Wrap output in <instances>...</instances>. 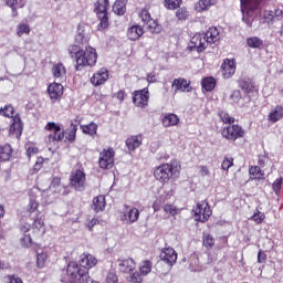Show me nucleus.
<instances>
[{"mask_svg":"<svg viewBox=\"0 0 283 283\" xmlns=\"http://www.w3.org/2000/svg\"><path fill=\"white\" fill-rule=\"evenodd\" d=\"M160 259L163 260V262H166L167 265L174 266V264H176V260H178V254L172 248H166L160 253Z\"/></svg>","mask_w":283,"mask_h":283,"instance_id":"obj_23","label":"nucleus"},{"mask_svg":"<svg viewBox=\"0 0 283 283\" xmlns=\"http://www.w3.org/2000/svg\"><path fill=\"white\" fill-rule=\"evenodd\" d=\"M221 74L223 78H231L235 74V60L224 59L221 64Z\"/></svg>","mask_w":283,"mask_h":283,"instance_id":"obj_21","label":"nucleus"},{"mask_svg":"<svg viewBox=\"0 0 283 283\" xmlns=\"http://www.w3.org/2000/svg\"><path fill=\"white\" fill-rule=\"evenodd\" d=\"M127 1L128 0H116L113 4V12L117 17H123L127 12Z\"/></svg>","mask_w":283,"mask_h":283,"instance_id":"obj_36","label":"nucleus"},{"mask_svg":"<svg viewBox=\"0 0 283 283\" xmlns=\"http://www.w3.org/2000/svg\"><path fill=\"white\" fill-rule=\"evenodd\" d=\"M220 40V32L218 31V28L210 27L207 32L203 33H196L191 40L189 50L190 52H198L199 54L201 52H205L207 48H209V44L216 43Z\"/></svg>","mask_w":283,"mask_h":283,"instance_id":"obj_5","label":"nucleus"},{"mask_svg":"<svg viewBox=\"0 0 283 283\" xmlns=\"http://www.w3.org/2000/svg\"><path fill=\"white\" fill-rule=\"evenodd\" d=\"M250 180H265L264 170L260 166L249 167Z\"/></svg>","mask_w":283,"mask_h":283,"instance_id":"obj_37","label":"nucleus"},{"mask_svg":"<svg viewBox=\"0 0 283 283\" xmlns=\"http://www.w3.org/2000/svg\"><path fill=\"white\" fill-rule=\"evenodd\" d=\"M164 6L167 10H178L182 6V0H165Z\"/></svg>","mask_w":283,"mask_h":283,"instance_id":"obj_46","label":"nucleus"},{"mask_svg":"<svg viewBox=\"0 0 283 283\" xmlns=\"http://www.w3.org/2000/svg\"><path fill=\"white\" fill-rule=\"evenodd\" d=\"M221 136L228 143H235L240 138H244L247 130L239 124H230L221 128Z\"/></svg>","mask_w":283,"mask_h":283,"instance_id":"obj_9","label":"nucleus"},{"mask_svg":"<svg viewBox=\"0 0 283 283\" xmlns=\"http://www.w3.org/2000/svg\"><path fill=\"white\" fill-rule=\"evenodd\" d=\"M171 90L174 91V95L178 94V92H191V81H187L185 77H178L172 81Z\"/></svg>","mask_w":283,"mask_h":283,"instance_id":"obj_18","label":"nucleus"},{"mask_svg":"<svg viewBox=\"0 0 283 283\" xmlns=\"http://www.w3.org/2000/svg\"><path fill=\"white\" fill-rule=\"evenodd\" d=\"M15 32H17V36H23V34H27V35L30 34L31 32L30 24L19 23L17 25Z\"/></svg>","mask_w":283,"mask_h":283,"instance_id":"obj_45","label":"nucleus"},{"mask_svg":"<svg viewBox=\"0 0 283 283\" xmlns=\"http://www.w3.org/2000/svg\"><path fill=\"white\" fill-rule=\"evenodd\" d=\"M143 274L140 272H135L128 276V282L130 283H143Z\"/></svg>","mask_w":283,"mask_h":283,"instance_id":"obj_56","label":"nucleus"},{"mask_svg":"<svg viewBox=\"0 0 283 283\" xmlns=\"http://www.w3.org/2000/svg\"><path fill=\"white\" fill-rule=\"evenodd\" d=\"M143 34H145V29L138 24H134L127 30L129 41H138Z\"/></svg>","mask_w":283,"mask_h":283,"instance_id":"obj_27","label":"nucleus"},{"mask_svg":"<svg viewBox=\"0 0 283 283\" xmlns=\"http://www.w3.org/2000/svg\"><path fill=\"white\" fill-rule=\"evenodd\" d=\"M93 12L99 21L97 30H107L109 28V0H95L93 2Z\"/></svg>","mask_w":283,"mask_h":283,"instance_id":"obj_6","label":"nucleus"},{"mask_svg":"<svg viewBox=\"0 0 283 283\" xmlns=\"http://www.w3.org/2000/svg\"><path fill=\"white\" fill-rule=\"evenodd\" d=\"M250 220H252V222H255V224H262V222L266 220V214L256 209Z\"/></svg>","mask_w":283,"mask_h":283,"instance_id":"obj_47","label":"nucleus"},{"mask_svg":"<svg viewBox=\"0 0 283 283\" xmlns=\"http://www.w3.org/2000/svg\"><path fill=\"white\" fill-rule=\"evenodd\" d=\"M233 157L231 156H226L221 163V169L223 171H229V169H231V167H233Z\"/></svg>","mask_w":283,"mask_h":283,"instance_id":"obj_52","label":"nucleus"},{"mask_svg":"<svg viewBox=\"0 0 283 283\" xmlns=\"http://www.w3.org/2000/svg\"><path fill=\"white\" fill-rule=\"evenodd\" d=\"M178 207H176L174 203H166L164 206V212L166 213V216L176 217L178 216Z\"/></svg>","mask_w":283,"mask_h":283,"instance_id":"obj_48","label":"nucleus"},{"mask_svg":"<svg viewBox=\"0 0 283 283\" xmlns=\"http://www.w3.org/2000/svg\"><path fill=\"white\" fill-rule=\"evenodd\" d=\"M71 59H75V72H81L83 67H94L98 61V53L93 46H85V50L78 44H71L67 48Z\"/></svg>","mask_w":283,"mask_h":283,"instance_id":"obj_2","label":"nucleus"},{"mask_svg":"<svg viewBox=\"0 0 283 283\" xmlns=\"http://www.w3.org/2000/svg\"><path fill=\"white\" fill-rule=\"evenodd\" d=\"M115 156H116V151L114 150V148H104L99 153V157H98L99 169H112V167H114Z\"/></svg>","mask_w":283,"mask_h":283,"instance_id":"obj_14","label":"nucleus"},{"mask_svg":"<svg viewBox=\"0 0 283 283\" xmlns=\"http://www.w3.org/2000/svg\"><path fill=\"white\" fill-rule=\"evenodd\" d=\"M283 118V106L276 105L268 115L270 123H279Z\"/></svg>","mask_w":283,"mask_h":283,"instance_id":"obj_32","label":"nucleus"},{"mask_svg":"<svg viewBox=\"0 0 283 283\" xmlns=\"http://www.w3.org/2000/svg\"><path fill=\"white\" fill-rule=\"evenodd\" d=\"M8 283H23V280L17 274L7 275Z\"/></svg>","mask_w":283,"mask_h":283,"instance_id":"obj_61","label":"nucleus"},{"mask_svg":"<svg viewBox=\"0 0 283 283\" xmlns=\"http://www.w3.org/2000/svg\"><path fill=\"white\" fill-rule=\"evenodd\" d=\"M239 86L243 92L247 93L249 101H251V98H258L260 91H258V86L255 85L253 78L243 77L242 80H240Z\"/></svg>","mask_w":283,"mask_h":283,"instance_id":"obj_15","label":"nucleus"},{"mask_svg":"<svg viewBox=\"0 0 283 283\" xmlns=\"http://www.w3.org/2000/svg\"><path fill=\"white\" fill-rule=\"evenodd\" d=\"M218 116H219L221 123H223V125H233L235 123V117H232L226 111H220L218 113Z\"/></svg>","mask_w":283,"mask_h":283,"instance_id":"obj_40","label":"nucleus"},{"mask_svg":"<svg viewBox=\"0 0 283 283\" xmlns=\"http://www.w3.org/2000/svg\"><path fill=\"white\" fill-rule=\"evenodd\" d=\"M282 19H283L282 9L265 10L263 13L264 23H268V25H273L275 21H282Z\"/></svg>","mask_w":283,"mask_h":283,"instance_id":"obj_19","label":"nucleus"},{"mask_svg":"<svg viewBox=\"0 0 283 283\" xmlns=\"http://www.w3.org/2000/svg\"><path fill=\"white\" fill-rule=\"evenodd\" d=\"M44 129L50 133L45 138L48 145H59L65 138V132L54 122H49Z\"/></svg>","mask_w":283,"mask_h":283,"instance_id":"obj_10","label":"nucleus"},{"mask_svg":"<svg viewBox=\"0 0 283 283\" xmlns=\"http://www.w3.org/2000/svg\"><path fill=\"white\" fill-rule=\"evenodd\" d=\"M230 98L234 101V103H240V99L242 98V93H240V91H233L230 95Z\"/></svg>","mask_w":283,"mask_h":283,"instance_id":"obj_63","label":"nucleus"},{"mask_svg":"<svg viewBox=\"0 0 283 283\" xmlns=\"http://www.w3.org/2000/svg\"><path fill=\"white\" fill-rule=\"evenodd\" d=\"M46 94L52 105H55V103H61V101H63L65 87H63V84L61 83L52 82L46 87Z\"/></svg>","mask_w":283,"mask_h":283,"instance_id":"obj_12","label":"nucleus"},{"mask_svg":"<svg viewBox=\"0 0 283 283\" xmlns=\"http://www.w3.org/2000/svg\"><path fill=\"white\" fill-rule=\"evenodd\" d=\"M124 212L122 220L126 222V224H134V222H138L140 218V210L136 207L124 206Z\"/></svg>","mask_w":283,"mask_h":283,"instance_id":"obj_17","label":"nucleus"},{"mask_svg":"<svg viewBox=\"0 0 283 283\" xmlns=\"http://www.w3.org/2000/svg\"><path fill=\"white\" fill-rule=\"evenodd\" d=\"M69 185L71 189L75 191H85L87 187V175L82 163H77L75 168L71 171L69 177Z\"/></svg>","mask_w":283,"mask_h":283,"instance_id":"obj_7","label":"nucleus"},{"mask_svg":"<svg viewBox=\"0 0 283 283\" xmlns=\"http://www.w3.org/2000/svg\"><path fill=\"white\" fill-rule=\"evenodd\" d=\"M282 185H283V179L282 177L277 178L273 184H272V189L275 193H280L282 190Z\"/></svg>","mask_w":283,"mask_h":283,"instance_id":"obj_57","label":"nucleus"},{"mask_svg":"<svg viewBox=\"0 0 283 283\" xmlns=\"http://www.w3.org/2000/svg\"><path fill=\"white\" fill-rule=\"evenodd\" d=\"M53 78H65L67 74V69H65V65L61 62L53 64L51 69Z\"/></svg>","mask_w":283,"mask_h":283,"instance_id":"obj_31","label":"nucleus"},{"mask_svg":"<svg viewBox=\"0 0 283 283\" xmlns=\"http://www.w3.org/2000/svg\"><path fill=\"white\" fill-rule=\"evenodd\" d=\"M128 151H136L143 145V135H132L125 140Z\"/></svg>","mask_w":283,"mask_h":283,"instance_id":"obj_25","label":"nucleus"},{"mask_svg":"<svg viewBox=\"0 0 283 283\" xmlns=\"http://www.w3.org/2000/svg\"><path fill=\"white\" fill-rule=\"evenodd\" d=\"M180 171H182V165L178 159H172L155 167L153 175L160 185H168L171 180L176 181L180 178Z\"/></svg>","mask_w":283,"mask_h":283,"instance_id":"obj_3","label":"nucleus"},{"mask_svg":"<svg viewBox=\"0 0 283 283\" xmlns=\"http://www.w3.org/2000/svg\"><path fill=\"white\" fill-rule=\"evenodd\" d=\"M98 264L96 256L90 253H83L80 256L78 263L72 261L66 266V274L61 276L62 283H99L92 280L90 269H94Z\"/></svg>","mask_w":283,"mask_h":283,"instance_id":"obj_1","label":"nucleus"},{"mask_svg":"<svg viewBox=\"0 0 283 283\" xmlns=\"http://www.w3.org/2000/svg\"><path fill=\"white\" fill-rule=\"evenodd\" d=\"M61 180L60 176H55L51 179L50 189L53 193H61L62 191H65V186Z\"/></svg>","mask_w":283,"mask_h":283,"instance_id":"obj_35","label":"nucleus"},{"mask_svg":"<svg viewBox=\"0 0 283 283\" xmlns=\"http://www.w3.org/2000/svg\"><path fill=\"white\" fill-rule=\"evenodd\" d=\"M0 116H4L6 118L14 117V106L12 104H7L0 108Z\"/></svg>","mask_w":283,"mask_h":283,"instance_id":"obj_42","label":"nucleus"},{"mask_svg":"<svg viewBox=\"0 0 283 283\" xmlns=\"http://www.w3.org/2000/svg\"><path fill=\"white\" fill-rule=\"evenodd\" d=\"M264 262H266V252H264L263 250H259V252H258V263L259 264H264Z\"/></svg>","mask_w":283,"mask_h":283,"instance_id":"obj_62","label":"nucleus"},{"mask_svg":"<svg viewBox=\"0 0 283 283\" xmlns=\"http://www.w3.org/2000/svg\"><path fill=\"white\" fill-rule=\"evenodd\" d=\"M80 129H82L86 136H91V138H96L98 135V125L94 122L86 125H80Z\"/></svg>","mask_w":283,"mask_h":283,"instance_id":"obj_29","label":"nucleus"},{"mask_svg":"<svg viewBox=\"0 0 283 283\" xmlns=\"http://www.w3.org/2000/svg\"><path fill=\"white\" fill-rule=\"evenodd\" d=\"M30 229L32 230V224L30 223H22L20 226V231H22V233H28Z\"/></svg>","mask_w":283,"mask_h":283,"instance_id":"obj_64","label":"nucleus"},{"mask_svg":"<svg viewBox=\"0 0 283 283\" xmlns=\"http://www.w3.org/2000/svg\"><path fill=\"white\" fill-rule=\"evenodd\" d=\"M118 271L119 273H132L136 271V261L132 258L118 260Z\"/></svg>","mask_w":283,"mask_h":283,"instance_id":"obj_24","label":"nucleus"},{"mask_svg":"<svg viewBox=\"0 0 283 283\" xmlns=\"http://www.w3.org/2000/svg\"><path fill=\"white\" fill-rule=\"evenodd\" d=\"M45 158L42 156L38 157L35 160V164L33 165L32 174H38V171H41L43 169V163H45Z\"/></svg>","mask_w":283,"mask_h":283,"instance_id":"obj_54","label":"nucleus"},{"mask_svg":"<svg viewBox=\"0 0 283 283\" xmlns=\"http://www.w3.org/2000/svg\"><path fill=\"white\" fill-rule=\"evenodd\" d=\"M149 88L145 87L142 90L134 91L132 93L133 105L138 109H145L149 107Z\"/></svg>","mask_w":283,"mask_h":283,"instance_id":"obj_11","label":"nucleus"},{"mask_svg":"<svg viewBox=\"0 0 283 283\" xmlns=\"http://www.w3.org/2000/svg\"><path fill=\"white\" fill-rule=\"evenodd\" d=\"M150 8L149 4L142 8L138 17L142 19L143 23L147 25V30H149L151 34H160V32H163V25L158 23V20L151 18V13L149 12Z\"/></svg>","mask_w":283,"mask_h":283,"instance_id":"obj_8","label":"nucleus"},{"mask_svg":"<svg viewBox=\"0 0 283 283\" xmlns=\"http://www.w3.org/2000/svg\"><path fill=\"white\" fill-rule=\"evenodd\" d=\"M25 155L29 160L32 159V156H36V154H39V147L32 143L25 144Z\"/></svg>","mask_w":283,"mask_h":283,"instance_id":"obj_44","label":"nucleus"},{"mask_svg":"<svg viewBox=\"0 0 283 283\" xmlns=\"http://www.w3.org/2000/svg\"><path fill=\"white\" fill-rule=\"evenodd\" d=\"M14 156V148L10 143L0 145V163H10Z\"/></svg>","mask_w":283,"mask_h":283,"instance_id":"obj_22","label":"nucleus"},{"mask_svg":"<svg viewBox=\"0 0 283 283\" xmlns=\"http://www.w3.org/2000/svg\"><path fill=\"white\" fill-rule=\"evenodd\" d=\"M190 266L192 271H202V266L200 265V260L196 254L190 256Z\"/></svg>","mask_w":283,"mask_h":283,"instance_id":"obj_53","label":"nucleus"},{"mask_svg":"<svg viewBox=\"0 0 283 283\" xmlns=\"http://www.w3.org/2000/svg\"><path fill=\"white\" fill-rule=\"evenodd\" d=\"M23 132V122H21V116L15 114L12 118V124L9 127V134H13L15 136H21Z\"/></svg>","mask_w":283,"mask_h":283,"instance_id":"obj_26","label":"nucleus"},{"mask_svg":"<svg viewBox=\"0 0 283 283\" xmlns=\"http://www.w3.org/2000/svg\"><path fill=\"white\" fill-rule=\"evenodd\" d=\"M39 207V201L34 197H31L27 205V213L28 218L33 219L31 233L34 240H39L45 235V220L43 219Z\"/></svg>","mask_w":283,"mask_h":283,"instance_id":"obj_4","label":"nucleus"},{"mask_svg":"<svg viewBox=\"0 0 283 283\" xmlns=\"http://www.w3.org/2000/svg\"><path fill=\"white\" fill-rule=\"evenodd\" d=\"M106 81H109V70L106 67L95 71L90 78V83L93 87H101V85H105Z\"/></svg>","mask_w":283,"mask_h":283,"instance_id":"obj_16","label":"nucleus"},{"mask_svg":"<svg viewBox=\"0 0 283 283\" xmlns=\"http://www.w3.org/2000/svg\"><path fill=\"white\" fill-rule=\"evenodd\" d=\"M202 247H205V249H207L208 251H211V249L216 247V239L213 238V234L211 233L202 234Z\"/></svg>","mask_w":283,"mask_h":283,"instance_id":"obj_39","label":"nucleus"},{"mask_svg":"<svg viewBox=\"0 0 283 283\" xmlns=\"http://www.w3.org/2000/svg\"><path fill=\"white\" fill-rule=\"evenodd\" d=\"M153 266H154V263L151 261L149 260L143 261L139 266L140 275H149V273H151Z\"/></svg>","mask_w":283,"mask_h":283,"instance_id":"obj_43","label":"nucleus"},{"mask_svg":"<svg viewBox=\"0 0 283 283\" xmlns=\"http://www.w3.org/2000/svg\"><path fill=\"white\" fill-rule=\"evenodd\" d=\"M127 96V92L125 90H119L117 93L113 95V98H116L119 101V103H123Z\"/></svg>","mask_w":283,"mask_h":283,"instance_id":"obj_59","label":"nucleus"},{"mask_svg":"<svg viewBox=\"0 0 283 283\" xmlns=\"http://www.w3.org/2000/svg\"><path fill=\"white\" fill-rule=\"evenodd\" d=\"M247 45L249 48L258 50V49L262 48V45H264V41H262V39H260L258 36H251V38L247 39Z\"/></svg>","mask_w":283,"mask_h":283,"instance_id":"obj_41","label":"nucleus"},{"mask_svg":"<svg viewBox=\"0 0 283 283\" xmlns=\"http://www.w3.org/2000/svg\"><path fill=\"white\" fill-rule=\"evenodd\" d=\"M76 132H78V126H76L74 123H71L70 128H67L65 132V142L70 144L75 143Z\"/></svg>","mask_w":283,"mask_h":283,"instance_id":"obj_38","label":"nucleus"},{"mask_svg":"<svg viewBox=\"0 0 283 283\" xmlns=\"http://www.w3.org/2000/svg\"><path fill=\"white\" fill-rule=\"evenodd\" d=\"M6 6L9 8H25L27 0H4Z\"/></svg>","mask_w":283,"mask_h":283,"instance_id":"obj_50","label":"nucleus"},{"mask_svg":"<svg viewBox=\"0 0 283 283\" xmlns=\"http://www.w3.org/2000/svg\"><path fill=\"white\" fill-rule=\"evenodd\" d=\"M218 85V81L213 76H207L201 80V87L205 92H213Z\"/></svg>","mask_w":283,"mask_h":283,"instance_id":"obj_33","label":"nucleus"},{"mask_svg":"<svg viewBox=\"0 0 283 283\" xmlns=\"http://www.w3.org/2000/svg\"><path fill=\"white\" fill-rule=\"evenodd\" d=\"M213 211L211 210V206H209V202L207 200L200 201L197 203L196 210H195V220L197 222H207Z\"/></svg>","mask_w":283,"mask_h":283,"instance_id":"obj_13","label":"nucleus"},{"mask_svg":"<svg viewBox=\"0 0 283 283\" xmlns=\"http://www.w3.org/2000/svg\"><path fill=\"white\" fill-rule=\"evenodd\" d=\"M21 244L27 249H29V247H32V235L24 234V237L21 239Z\"/></svg>","mask_w":283,"mask_h":283,"instance_id":"obj_58","label":"nucleus"},{"mask_svg":"<svg viewBox=\"0 0 283 283\" xmlns=\"http://www.w3.org/2000/svg\"><path fill=\"white\" fill-rule=\"evenodd\" d=\"M106 206H107V202L105 201V196L99 195L93 198L91 207L93 211H95V213H98L99 211H105Z\"/></svg>","mask_w":283,"mask_h":283,"instance_id":"obj_30","label":"nucleus"},{"mask_svg":"<svg viewBox=\"0 0 283 283\" xmlns=\"http://www.w3.org/2000/svg\"><path fill=\"white\" fill-rule=\"evenodd\" d=\"M265 3L266 0H241V10L242 12H255V10H260Z\"/></svg>","mask_w":283,"mask_h":283,"instance_id":"obj_20","label":"nucleus"},{"mask_svg":"<svg viewBox=\"0 0 283 283\" xmlns=\"http://www.w3.org/2000/svg\"><path fill=\"white\" fill-rule=\"evenodd\" d=\"M176 17L178 21H187L189 19V11L185 7H178L176 11Z\"/></svg>","mask_w":283,"mask_h":283,"instance_id":"obj_49","label":"nucleus"},{"mask_svg":"<svg viewBox=\"0 0 283 283\" xmlns=\"http://www.w3.org/2000/svg\"><path fill=\"white\" fill-rule=\"evenodd\" d=\"M161 124L165 127H176V125H180V117L174 113H169L168 115L164 116Z\"/></svg>","mask_w":283,"mask_h":283,"instance_id":"obj_34","label":"nucleus"},{"mask_svg":"<svg viewBox=\"0 0 283 283\" xmlns=\"http://www.w3.org/2000/svg\"><path fill=\"white\" fill-rule=\"evenodd\" d=\"M106 283H118V275L114 272H108L106 275Z\"/></svg>","mask_w":283,"mask_h":283,"instance_id":"obj_60","label":"nucleus"},{"mask_svg":"<svg viewBox=\"0 0 283 283\" xmlns=\"http://www.w3.org/2000/svg\"><path fill=\"white\" fill-rule=\"evenodd\" d=\"M165 198L164 197H159V198H157L155 201H154V203H153V209H154V211L156 212V211H160V209H164V207H165Z\"/></svg>","mask_w":283,"mask_h":283,"instance_id":"obj_55","label":"nucleus"},{"mask_svg":"<svg viewBox=\"0 0 283 283\" xmlns=\"http://www.w3.org/2000/svg\"><path fill=\"white\" fill-rule=\"evenodd\" d=\"M45 262H48V253L41 252L36 255V266L38 269H44Z\"/></svg>","mask_w":283,"mask_h":283,"instance_id":"obj_51","label":"nucleus"},{"mask_svg":"<svg viewBox=\"0 0 283 283\" xmlns=\"http://www.w3.org/2000/svg\"><path fill=\"white\" fill-rule=\"evenodd\" d=\"M213 6H218V0H199L195 4V10L197 12H207V10L213 8Z\"/></svg>","mask_w":283,"mask_h":283,"instance_id":"obj_28","label":"nucleus"}]
</instances>
